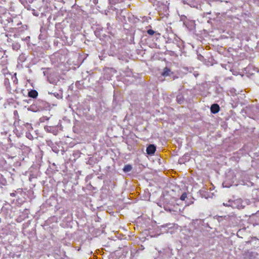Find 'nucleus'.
<instances>
[{
    "label": "nucleus",
    "mask_w": 259,
    "mask_h": 259,
    "mask_svg": "<svg viewBox=\"0 0 259 259\" xmlns=\"http://www.w3.org/2000/svg\"><path fill=\"white\" fill-rule=\"evenodd\" d=\"M156 151V147L153 145L151 144L148 146L146 149L147 153L148 155H153Z\"/></svg>",
    "instance_id": "nucleus-1"
},
{
    "label": "nucleus",
    "mask_w": 259,
    "mask_h": 259,
    "mask_svg": "<svg viewBox=\"0 0 259 259\" xmlns=\"http://www.w3.org/2000/svg\"><path fill=\"white\" fill-rule=\"evenodd\" d=\"M240 202V200L238 199V200H236L235 201H229L228 203H224L223 205L224 206H231L233 208L239 207V206H237L235 205L236 202Z\"/></svg>",
    "instance_id": "nucleus-2"
},
{
    "label": "nucleus",
    "mask_w": 259,
    "mask_h": 259,
    "mask_svg": "<svg viewBox=\"0 0 259 259\" xmlns=\"http://www.w3.org/2000/svg\"><path fill=\"white\" fill-rule=\"evenodd\" d=\"M210 110L212 113H217L220 110V107L217 104H213L210 107Z\"/></svg>",
    "instance_id": "nucleus-3"
},
{
    "label": "nucleus",
    "mask_w": 259,
    "mask_h": 259,
    "mask_svg": "<svg viewBox=\"0 0 259 259\" xmlns=\"http://www.w3.org/2000/svg\"><path fill=\"white\" fill-rule=\"evenodd\" d=\"M38 96V93L35 90H31L28 92V96L32 98H35Z\"/></svg>",
    "instance_id": "nucleus-4"
},
{
    "label": "nucleus",
    "mask_w": 259,
    "mask_h": 259,
    "mask_svg": "<svg viewBox=\"0 0 259 259\" xmlns=\"http://www.w3.org/2000/svg\"><path fill=\"white\" fill-rule=\"evenodd\" d=\"M170 69L167 67H165L164 69L163 72L162 73V75L164 76H167L170 75Z\"/></svg>",
    "instance_id": "nucleus-5"
},
{
    "label": "nucleus",
    "mask_w": 259,
    "mask_h": 259,
    "mask_svg": "<svg viewBox=\"0 0 259 259\" xmlns=\"http://www.w3.org/2000/svg\"><path fill=\"white\" fill-rule=\"evenodd\" d=\"M132 167L130 165H126L124 166L123 170L124 172H129L132 170Z\"/></svg>",
    "instance_id": "nucleus-6"
},
{
    "label": "nucleus",
    "mask_w": 259,
    "mask_h": 259,
    "mask_svg": "<svg viewBox=\"0 0 259 259\" xmlns=\"http://www.w3.org/2000/svg\"><path fill=\"white\" fill-rule=\"evenodd\" d=\"M235 205L237 206H239V207H236L238 209H240L241 208H242V207H243L242 204L241 203L240 200V202H236Z\"/></svg>",
    "instance_id": "nucleus-7"
},
{
    "label": "nucleus",
    "mask_w": 259,
    "mask_h": 259,
    "mask_svg": "<svg viewBox=\"0 0 259 259\" xmlns=\"http://www.w3.org/2000/svg\"><path fill=\"white\" fill-rule=\"evenodd\" d=\"M187 194L186 193H183L182 195H181L180 199L182 200H185V199L187 198Z\"/></svg>",
    "instance_id": "nucleus-8"
},
{
    "label": "nucleus",
    "mask_w": 259,
    "mask_h": 259,
    "mask_svg": "<svg viewBox=\"0 0 259 259\" xmlns=\"http://www.w3.org/2000/svg\"><path fill=\"white\" fill-rule=\"evenodd\" d=\"M147 33L150 35H152L154 34L155 33V31L152 29H149L148 31H147Z\"/></svg>",
    "instance_id": "nucleus-9"
}]
</instances>
